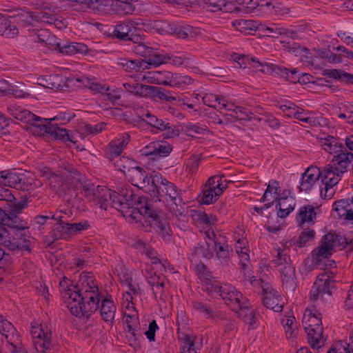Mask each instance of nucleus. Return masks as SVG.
I'll return each mask as SVG.
<instances>
[{"label": "nucleus", "instance_id": "obj_29", "mask_svg": "<svg viewBox=\"0 0 353 353\" xmlns=\"http://www.w3.org/2000/svg\"><path fill=\"white\" fill-rule=\"evenodd\" d=\"M129 141L130 135L125 134L122 135L119 139L110 142L108 148V154L111 161L119 157V156Z\"/></svg>", "mask_w": 353, "mask_h": 353}, {"label": "nucleus", "instance_id": "obj_17", "mask_svg": "<svg viewBox=\"0 0 353 353\" xmlns=\"http://www.w3.org/2000/svg\"><path fill=\"white\" fill-rule=\"evenodd\" d=\"M316 210H319V207H314L312 205H306L301 207L299 213L296 215V221L299 226L301 228L315 223L316 219Z\"/></svg>", "mask_w": 353, "mask_h": 353}, {"label": "nucleus", "instance_id": "obj_51", "mask_svg": "<svg viewBox=\"0 0 353 353\" xmlns=\"http://www.w3.org/2000/svg\"><path fill=\"white\" fill-rule=\"evenodd\" d=\"M193 79L190 76L183 75L181 74H173L171 86L183 88L191 85Z\"/></svg>", "mask_w": 353, "mask_h": 353}, {"label": "nucleus", "instance_id": "obj_10", "mask_svg": "<svg viewBox=\"0 0 353 353\" xmlns=\"http://www.w3.org/2000/svg\"><path fill=\"white\" fill-rule=\"evenodd\" d=\"M140 23L134 20H128L116 25L113 35L122 41H131L137 43L143 40L144 36L141 29L137 28Z\"/></svg>", "mask_w": 353, "mask_h": 353}, {"label": "nucleus", "instance_id": "obj_55", "mask_svg": "<svg viewBox=\"0 0 353 353\" xmlns=\"http://www.w3.org/2000/svg\"><path fill=\"white\" fill-rule=\"evenodd\" d=\"M6 180L10 187L16 188L17 185H19V188H21V185L24 183V181L21 177V175L12 172L6 174Z\"/></svg>", "mask_w": 353, "mask_h": 353}, {"label": "nucleus", "instance_id": "obj_25", "mask_svg": "<svg viewBox=\"0 0 353 353\" xmlns=\"http://www.w3.org/2000/svg\"><path fill=\"white\" fill-rule=\"evenodd\" d=\"M322 183L327 187H334L336 185L342 177L341 172L334 170L331 164L327 165L325 168L321 170Z\"/></svg>", "mask_w": 353, "mask_h": 353}, {"label": "nucleus", "instance_id": "obj_57", "mask_svg": "<svg viewBox=\"0 0 353 353\" xmlns=\"http://www.w3.org/2000/svg\"><path fill=\"white\" fill-rule=\"evenodd\" d=\"M248 299L243 296L241 292H239L236 294V296L231 301V302H228V305L232 307V309L234 312H237L238 308H241L242 305L248 303Z\"/></svg>", "mask_w": 353, "mask_h": 353}, {"label": "nucleus", "instance_id": "obj_7", "mask_svg": "<svg viewBox=\"0 0 353 353\" xmlns=\"http://www.w3.org/2000/svg\"><path fill=\"white\" fill-rule=\"evenodd\" d=\"M54 219L56 223L53 225L52 237L55 240L75 235L78 232L88 229L90 226L87 221L70 223V216L62 211L57 212Z\"/></svg>", "mask_w": 353, "mask_h": 353}, {"label": "nucleus", "instance_id": "obj_32", "mask_svg": "<svg viewBox=\"0 0 353 353\" xmlns=\"http://www.w3.org/2000/svg\"><path fill=\"white\" fill-rule=\"evenodd\" d=\"M146 272L147 274H145V277L148 284L152 287L154 296L157 297L158 294L161 296L165 288L163 278L159 275H157L155 273L152 274V273L148 270H146Z\"/></svg>", "mask_w": 353, "mask_h": 353}, {"label": "nucleus", "instance_id": "obj_27", "mask_svg": "<svg viewBox=\"0 0 353 353\" xmlns=\"http://www.w3.org/2000/svg\"><path fill=\"white\" fill-rule=\"evenodd\" d=\"M332 254V252L327 248L319 245L311 253V261L312 265L317 268L323 269L324 266H326L325 261L328 259V257L331 256Z\"/></svg>", "mask_w": 353, "mask_h": 353}, {"label": "nucleus", "instance_id": "obj_60", "mask_svg": "<svg viewBox=\"0 0 353 353\" xmlns=\"http://www.w3.org/2000/svg\"><path fill=\"white\" fill-rule=\"evenodd\" d=\"M192 307L194 310H197L201 313H203L208 316H210V314L213 312L212 307L210 305L206 304L201 301H195L192 303Z\"/></svg>", "mask_w": 353, "mask_h": 353}, {"label": "nucleus", "instance_id": "obj_4", "mask_svg": "<svg viewBox=\"0 0 353 353\" xmlns=\"http://www.w3.org/2000/svg\"><path fill=\"white\" fill-rule=\"evenodd\" d=\"M25 223L22 226L12 225L0 221V244L10 250H30L29 236L26 234L28 229V223L21 218Z\"/></svg>", "mask_w": 353, "mask_h": 353}, {"label": "nucleus", "instance_id": "obj_39", "mask_svg": "<svg viewBox=\"0 0 353 353\" xmlns=\"http://www.w3.org/2000/svg\"><path fill=\"white\" fill-rule=\"evenodd\" d=\"M18 34V28L12 25L11 21L3 15L0 14V35L7 38H12Z\"/></svg>", "mask_w": 353, "mask_h": 353}, {"label": "nucleus", "instance_id": "obj_31", "mask_svg": "<svg viewBox=\"0 0 353 353\" xmlns=\"http://www.w3.org/2000/svg\"><path fill=\"white\" fill-rule=\"evenodd\" d=\"M108 2L111 3L110 10L117 14L125 15L132 14L135 10L134 5L128 1L108 0Z\"/></svg>", "mask_w": 353, "mask_h": 353}, {"label": "nucleus", "instance_id": "obj_58", "mask_svg": "<svg viewBox=\"0 0 353 353\" xmlns=\"http://www.w3.org/2000/svg\"><path fill=\"white\" fill-rule=\"evenodd\" d=\"M320 245L332 252L334 248L336 246L335 234L328 232L325 234L320 241Z\"/></svg>", "mask_w": 353, "mask_h": 353}, {"label": "nucleus", "instance_id": "obj_59", "mask_svg": "<svg viewBox=\"0 0 353 353\" xmlns=\"http://www.w3.org/2000/svg\"><path fill=\"white\" fill-rule=\"evenodd\" d=\"M236 110L237 112H239V121H250L252 119H256L260 121L261 120V118H256L254 113L246 108L236 106Z\"/></svg>", "mask_w": 353, "mask_h": 353}, {"label": "nucleus", "instance_id": "obj_61", "mask_svg": "<svg viewBox=\"0 0 353 353\" xmlns=\"http://www.w3.org/2000/svg\"><path fill=\"white\" fill-rule=\"evenodd\" d=\"M205 129L198 124L187 123L185 125V132L187 136L195 137L196 134H201Z\"/></svg>", "mask_w": 353, "mask_h": 353}, {"label": "nucleus", "instance_id": "obj_62", "mask_svg": "<svg viewBox=\"0 0 353 353\" xmlns=\"http://www.w3.org/2000/svg\"><path fill=\"white\" fill-rule=\"evenodd\" d=\"M336 246H342L343 248H347L349 250L353 249V240H348L345 236L335 234Z\"/></svg>", "mask_w": 353, "mask_h": 353}, {"label": "nucleus", "instance_id": "obj_26", "mask_svg": "<svg viewBox=\"0 0 353 353\" xmlns=\"http://www.w3.org/2000/svg\"><path fill=\"white\" fill-rule=\"evenodd\" d=\"M99 308H100V314L103 320L106 322L113 321L116 312V306L113 301L109 299L108 297L101 301V294L99 293V302L97 310Z\"/></svg>", "mask_w": 353, "mask_h": 353}, {"label": "nucleus", "instance_id": "obj_64", "mask_svg": "<svg viewBox=\"0 0 353 353\" xmlns=\"http://www.w3.org/2000/svg\"><path fill=\"white\" fill-rule=\"evenodd\" d=\"M239 316L244 321H247L248 318H253V310L250 309V303L242 305L241 308L237 309Z\"/></svg>", "mask_w": 353, "mask_h": 353}, {"label": "nucleus", "instance_id": "obj_45", "mask_svg": "<svg viewBox=\"0 0 353 353\" xmlns=\"http://www.w3.org/2000/svg\"><path fill=\"white\" fill-rule=\"evenodd\" d=\"M344 346L342 341H340L336 346L332 347L327 353H353V330L350 333L349 343Z\"/></svg>", "mask_w": 353, "mask_h": 353}, {"label": "nucleus", "instance_id": "obj_56", "mask_svg": "<svg viewBox=\"0 0 353 353\" xmlns=\"http://www.w3.org/2000/svg\"><path fill=\"white\" fill-rule=\"evenodd\" d=\"M132 278H125L124 280H122V283L125 284L128 290L126 292V301L132 302V294H137L138 291L139 290V286L138 284H132Z\"/></svg>", "mask_w": 353, "mask_h": 353}, {"label": "nucleus", "instance_id": "obj_40", "mask_svg": "<svg viewBox=\"0 0 353 353\" xmlns=\"http://www.w3.org/2000/svg\"><path fill=\"white\" fill-rule=\"evenodd\" d=\"M170 30V34H174L178 38L186 39L189 36H192L193 30L190 26L182 25L178 22H172Z\"/></svg>", "mask_w": 353, "mask_h": 353}, {"label": "nucleus", "instance_id": "obj_47", "mask_svg": "<svg viewBox=\"0 0 353 353\" xmlns=\"http://www.w3.org/2000/svg\"><path fill=\"white\" fill-rule=\"evenodd\" d=\"M106 123L100 122L95 125L83 123L79 127L82 134L95 135L101 132L105 128Z\"/></svg>", "mask_w": 353, "mask_h": 353}, {"label": "nucleus", "instance_id": "obj_1", "mask_svg": "<svg viewBox=\"0 0 353 353\" xmlns=\"http://www.w3.org/2000/svg\"><path fill=\"white\" fill-rule=\"evenodd\" d=\"M69 279L63 276L59 282L60 288L65 291V298L67 299L68 308L72 314L79 317L89 319L99 307V292L98 287L94 286V290H88L82 292L75 285V290L68 285Z\"/></svg>", "mask_w": 353, "mask_h": 353}, {"label": "nucleus", "instance_id": "obj_30", "mask_svg": "<svg viewBox=\"0 0 353 353\" xmlns=\"http://www.w3.org/2000/svg\"><path fill=\"white\" fill-rule=\"evenodd\" d=\"M322 74L329 78L339 80L347 85H353V74L337 69H325Z\"/></svg>", "mask_w": 353, "mask_h": 353}, {"label": "nucleus", "instance_id": "obj_8", "mask_svg": "<svg viewBox=\"0 0 353 353\" xmlns=\"http://www.w3.org/2000/svg\"><path fill=\"white\" fill-rule=\"evenodd\" d=\"M302 323L307 333L309 343L313 349L321 348L323 342L321 341L323 333L321 314L312 313L307 309L303 314Z\"/></svg>", "mask_w": 353, "mask_h": 353}, {"label": "nucleus", "instance_id": "obj_28", "mask_svg": "<svg viewBox=\"0 0 353 353\" xmlns=\"http://www.w3.org/2000/svg\"><path fill=\"white\" fill-rule=\"evenodd\" d=\"M252 61L255 62L258 64V65H256L254 67L262 72H274L276 74H279L285 79H288L289 73L290 70L285 67H281L269 63H261L256 58H252Z\"/></svg>", "mask_w": 353, "mask_h": 353}, {"label": "nucleus", "instance_id": "obj_18", "mask_svg": "<svg viewBox=\"0 0 353 353\" xmlns=\"http://www.w3.org/2000/svg\"><path fill=\"white\" fill-rule=\"evenodd\" d=\"M127 178L134 186L143 189L145 188H151L152 176H149L148 173L142 168L137 165L131 170Z\"/></svg>", "mask_w": 353, "mask_h": 353}, {"label": "nucleus", "instance_id": "obj_43", "mask_svg": "<svg viewBox=\"0 0 353 353\" xmlns=\"http://www.w3.org/2000/svg\"><path fill=\"white\" fill-rule=\"evenodd\" d=\"M274 267L279 269L286 268L288 265H292L290 256L285 250L278 248L276 256L272 260Z\"/></svg>", "mask_w": 353, "mask_h": 353}, {"label": "nucleus", "instance_id": "obj_5", "mask_svg": "<svg viewBox=\"0 0 353 353\" xmlns=\"http://www.w3.org/2000/svg\"><path fill=\"white\" fill-rule=\"evenodd\" d=\"M96 201L101 209L107 210L108 207L114 208L118 210H123V208L130 205V198L132 196V191L128 188H121L119 192H115L98 185L97 187Z\"/></svg>", "mask_w": 353, "mask_h": 353}, {"label": "nucleus", "instance_id": "obj_20", "mask_svg": "<svg viewBox=\"0 0 353 353\" xmlns=\"http://www.w3.org/2000/svg\"><path fill=\"white\" fill-rule=\"evenodd\" d=\"M331 165L334 170L341 172L343 175L348 171L349 167L351 166L353 169V152L345 150L344 152L338 153V154L334 156Z\"/></svg>", "mask_w": 353, "mask_h": 353}, {"label": "nucleus", "instance_id": "obj_44", "mask_svg": "<svg viewBox=\"0 0 353 353\" xmlns=\"http://www.w3.org/2000/svg\"><path fill=\"white\" fill-rule=\"evenodd\" d=\"M0 333L5 337L6 341H10L12 335H19L12 324L0 315Z\"/></svg>", "mask_w": 353, "mask_h": 353}, {"label": "nucleus", "instance_id": "obj_21", "mask_svg": "<svg viewBox=\"0 0 353 353\" xmlns=\"http://www.w3.org/2000/svg\"><path fill=\"white\" fill-rule=\"evenodd\" d=\"M8 112L17 120L27 124H30V123L34 122V121H41V117L17 105L9 106L8 108Z\"/></svg>", "mask_w": 353, "mask_h": 353}, {"label": "nucleus", "instance_id": "obj_16", "mask_svg": "<svg viewBox=\"0 0 353 353\" xmlns=\"http://www.w3.org/2000/svg\"><path fill=\"white\" fill-rule=\"evenodd\" d=\"M206 236L209 239L213 241L214 252H216L217 258L222 261H228L232 252V249L227 244L225 237L221 235L217 237L214 232H212L211 235L207 234Z\"/></svg>", "mask_w": 353, "mask_h": 353}, {"label": "nucleus", "instance_id": "obj_49", "mask_svg": "<svg viewBox=\"0 0 353 353\" xmlns=\"http://www.w3.org/2000/svg\"><path fill=\"white\" fill-rule=\"evenodd\" d=\"M172 22L165 20H155L151 23V27L160 34H169Z\"/></svg>", "mask_w": 353, "mask_h": 353}, {"label": "nucleus", "instance_id": "obj_11", "mask_svg": "<svg viewBox=\"0 0 353 353\" xmlns=\"http://www.w3.org/2000/svg\"><path fill=\"white\" fill-rule=\"evenodd\" d=\"M130 203V205H127L128 207L121 211L133 219H137L139 216H143L150 220L156 211L150 207L146 197L137 196L133 192Z\"/></svg>", "mask_w": 353, "mask_h": 353}, {"label": "nucleus", "instance_id": "obj_15", "mask_svg": "<svg viewBox=\"0 0 353 353\" xmlns=\"http://www.w3.org/2000/svg\"><path fill=\"white\" fill-rule=\"evenodd\" d=\"M147 221L164 241H171L172 236L170 223L160 217L159 212L155 211L150 220Z\"/></svg>", "mask_w": 353, "mask_h": 353}, {"label": "nucleus", "instance_id": "obj_23", "mask_svg": "<svg viewBox=\"0 0 353 353\" xmlns=\"http://www.w3.org/2000/svg\"><path fill=\"white\" fill-rule=\"evenodd\" d=\"M56 49L65 54L72 55L74 54H86L88 48L82 43L57 42Z\"/></svg>", "mask_w": 353, "mask_h": 353}, {"label": "nucleus", "instance_id": "obj_13", "mask_svg": "<svg viewBox=\"0 0 353 353\" xmlns=\"http://www.w3.org/2000/svg\"><path fill=\"white\" fill-rule=\"evenodd\" d=\"M334 284L335 281L331 279L326 273L318 275L310 290V300L315 301L318 299H323L325 295L331 296L332 290L335 288Z\"/></svg>", "mask_w": 353, "mask_h": 353}, {"label": "nucleus", "instance_id": "obj_53", "mask_svg": "<svg viewBox=\"0 0 353 353\" xmlns=\"http://www.w3.org/2000/svg\"><path fill=\"white\" fill-rule=\"evenodd\" d=\"M303 229V230L301 232L299 240L297 241L299 248L303 247L306 243L312 241L315 235L314 230H309L307 227V228L304 227Z\"/></svg>", "mask_w": 353, "mask_h": 353}, {"label": "nucleus", "instance_id": "obj_37", "mask_svg": "<svg viewBox=\"0 0 353 353\" xmlns=\"http://www.w3.org/2000/svg\"><path fill=\"white\" fill-rule=\"evenodd\" d=\"M141 119V121L147 123L151 127L157 128L159 131H164L166 128H168V122L157 118L155 115L152 114L149 111L143 113Z\"/></svg>", "mask_w": 353, "mask_h": 353}, {"label": "nucleus", "instance_id": "obj_12", "mask_svg": "<svg viewBox=\"0 0 353 353\" xmlns=\"http://www.w3.org/2000/svg\"><path fill=\"white\" fill-rule=\"evenodd\" d=\"M31 334L36 350L40 353H47L53 347L52 332L44 330L42 325L31 326Z\"/></svg>", "mask_w": 353, "mask_h": 353}, {"label": "nucleus", "instance_id": "obj_6", "mask_svg": "<svg viewBox=\"0 0 353 353\" xmlns=\"http://www.w3.org/2000/svg\"><path fill=\"white\" fill-rule=\"evenodd\" d=\"M149 191L151 192V196L159 201H170L176 208L185 204L176 186L161 175L153 176Z\"/></svg>", "mask_w": 353, "mask_h": 353}, {"label": "nucleus", "instance_id": "obj_22", "mask_svg": "<svg viewBox=\"0 0 353 353\" xmlns=\"http://www.w3.org/2000/svg\"><path fill=\"white\" fill-rule=\"evenodd\" d=\"M281 274L283 287L290 293H293L296 288V277L295 268L293 265H288L286 268L279 269Z\"/></svg>", "mask_w": 353, "mask_h": 353}, {"label": "nucleus", "instance_id": "obj_42", "mask_svg": "<svg viewBox=\"0 0 353 353\" xmlns=\"http://www.w3.org/2000/svg\"><path fill=\"white\" fill-rule=\"evenodd\" d=\"M119 64L126 72H140L146 69V63L139 60L121 59Z\"/></svg>", "mask_w": 353, "mask_h": 353}, {"label": "nucleus", "instance_id": "obj_52", "mask_svg": "<svg viewBox=\"0 0 353 353\" xmlns=\"http://www.w3.org/2000/svg\"><path fill=\"white\" fill-rule=\"evenodd\" d=\"M7 343L11 345L10 349L11 353H28L22 345L19 335H12Z\"/></svg>", "mask_w": 353, "mask_h": 353}, {"label": "nucleus", "instance_id": "obj_2", "mask_svg": "<svg viewBox=\"0 0 353 353\" xmlns=\"http://www.w3.org/2000/svg\"><path fill=\"white\" fill-rule=\"evenodd\" d=\"M49 180L51 189L54 190L59 197L69 201L75 190L82 188L86 178L74 168H65L61 174H50Z\"/></svg>", "mask_w": 353, "mask_h": 353}, {"label": "nucleus", "instance_id": "obj_46", "mask_svg": "<svg viewBox=\"0 0 353 353\" xmlns=\"http://www.w3.org/2000/svg\"><path fill=\"white\" fill-rule=\"evenodd\" d=\"M126 319L125 323L128 327V332H129L133 337L137 339L136 332L140 329V323L137 315L126 314Z\"/></svg>", "mask_w": 353, "mask_h": 353}, {"label": "nucleus", "instance_id": "obj_19", "mask_svg": "<svg viewBox=\"0 0 353 353\" xmlns=\"http://www.w3.org/2000/svg\"><path fill=\"white\" fill-rule=\"evenodd\" d=\"M322 175L321 170L316 166H310L302 174L300 192H307Z\"/></svg>", "mask_w": 353, "mask_h": 353}, {"label": "nucleus", "instance_id": "obj_41", "mask_svg": "<svg viewBox=\"0 0 353 353\" xmlns=\"http://www.w3.org/2000/svg\"><path fill=\"white\" fill-rule=\"evenodd\" d=\"M222 193L223 188L212 189L204 188L202 190V196L200 202L205 205L213 203Z\"/></svg>", "mask_w": 353, "mask_h": 353}, {"label": "nucleus", "instance_id": "obj_14", "mask_svg": "<svg viewBox=\"0 0 353 353\" xmlns=\"http://www.w3.org/2000/svg\"><path fill=\"white\" fill-rule=\"evenodd\" d=\"M263 291V303L269 309L274 310V312H281L283 307L282 303H281V296L278 294V292L272 288V286L265 283L262 285Z\"/></svg>", "mask_w": 353, "mask_h": 353}, {"label": "nucleus", "instance_id": "obj_34", "mask_svg": "<svg viewBox=\"0 0 353 353\" xmlns=\"http://www.w3.org/2000/svg\"><path fill=\"white\" fill-rule=\"evenodd\" d=\"M41 80L43 81V85L49 89L62 90L67 87L63 77L60 74H50Z\"/></svg>", "mask_w": 353, "mask_h": 353}, {"label": "nucleus", "instance_id": "obj_50", "mask_svg": "<svg viewBox=\"0 0 353 353\" xmlns=\"http://www.w3.org/2000/svg\"><path fill=\"white\" fill-rule=\"evenodd\" d=\"M219 291L221 292V296L225 301L227 305L228 302L230 303L236 296V294L239 292L234 286L230 285H224L223 288H219Z\"/></svg>", "mask_w": 353, "mask_h": 353}, {"label": "nucleus", "instance_id": "obj_24", "mask_svg": "<svg viewBox=\"0 0 353 353\" xmlns=\"http://www.w3.org/2000/svg\"><path fill=\"white\" fill-rule=\"evenodd\" d=\"M172 147L169 143L160 141L151 143L145 148V154L153 156V159L164 157L172 152Z\"/></svg>", "mask_w": 353, "mask_h": 353}, {"label": "nucleus", "instance_id": "obj_3", "mask_svg": "<svg viewBox=\"0 0 353 353\" xmlns=\"http://www.w3.org/2000/svg\"><path fill=\"white\" fill-rule=\"evenodd\" d=\"M27 207V200L17 201L12 190L0 185V221L12 225L19 224L22 226L25 223L19 216Z\"/></svg>", "mask_w": 353, "mask_h": 353}, {"label": "nucleus", "instance_id": "obj_36", "mask_svg": "<svg viewBox=\"0 0 353 353\" xmlns=\"http://www.w3.org/2000/svg\"><path fill=\"white\" fill-rule=\"evenodd\" d=\"M48 130L49 135L57 140H61L63 142H75L73 136L70 135L68 131L65 128H60L57 124H50Z\"/></svg>", "mask_w": 353, "mask_h": 353}, {"label": "nucleus", "instance_id": "obj_63", "mask_svg": "<svg viewBox=\"0 0 353 353\" xmlns=\"http://www.w3.org/2000/svg\"><path fill=\"white\" fill-rule=\"evenodd\" d=\"M153 89L154 86L152 85L135 83L134 94L138 96H146L148 94H152Z\"/></svg>", "mask_w": 353, "mask_h": 353}, {"label": "nucleus", "instance_id": "obj_33", "mask_svg": "<svg viewBox=\"0 0 353 353\" xmlns=\"http://www.w3.org/2000/svg\"><path fill=\"white\" fill-rule=\"evenodd\" d=\"M214 254V243L204 241L199 243L194 248L192 256L211 259Z\"/></svg>", "mask_w": 353, "mask_h": 353}, {"label": "nucleus", "instance_id": "obj_54", "mask_svg": "<svg viewBox=\"0 0 353 353\" xmlns=\"http://www.w3.org/2000/svg\"><path fill=\"white\" fill-rule=\"evenodd\" d=\"M156 82L159 85H172V81L173 74L168 71H158L157 70Z\"/></svg>", "mask_w": 353, "mask_h": 353}, {"label": "nucleus", "instance_id": "obj_38", "mask_svg": "<svg viewBox=\"0 0 353 353\" xmlns=\"http://www.w3.org/2000/svg\"><path fill=\"white\" fill-rule=\"evenodd\" d=\"M114 168L122 172L126 176L137 165L136 161L127 157H120L112 161Z\"/></svg>", "mask_w": 353, "mask_h": 353}, {"label": "nucleus", "instance_id": "obj_35", "mask_svg": "<svg viewBox=\"0 0 353 353\" xmlns=\"http://www.w3.org/2000/svg\"><path fill=\"white\" fill-rule=\"evenodd\" d=\"M55 119L56 117L50 119L41 118V121H34V122L30 123L28 129L34 135L43 136L46 134H49L48 128H50V124H52L51 121Z\"/></svg>", "mask_w": 353, "mask_h": 353}, {"label": "nucleus", "instance_id": "obj_9", "mask_svg": "<svg viewBox=\"0 0 353 353\" xmlns=\"http://www.w3.org/2000/svg\"><path fill=\"white\" fill-rule=\"evenodd\" d=\"M134 43L136 44L134 47V53L145 59V60L141 61L145 62L146 65H152L157 67L161 64L167 63L170 58L169 55L164 54L159 49L148 46L142 41ZM147 68L148 66H146Z\"/></svg>", "mask_w": 353, "mask_h": 353}, {"label": "nucleus", "instance_id": "obj_48", "mask_svg": "<svg viewBox=\"0 0 353 353\" xmlns=\"http://www.w3.org/2000/svg\"><path fill=\"white\" fill-rule=\"evenodd\" d=\"M152 96L168 102H172L176 100V98L171 94L170 91L156 86H154Z\"/></svg>", "mask_w": 353, "mask_h": 353}]
</instances>
